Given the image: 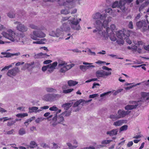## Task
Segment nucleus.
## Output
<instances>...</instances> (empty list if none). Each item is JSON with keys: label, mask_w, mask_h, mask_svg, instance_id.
I'll return each mask as SVG.
<instances>
[{"label": "nucleus", "mask_w": 149, "mask_h": 149, "mask_svg": "<svg viewBox=\"0 0 149 149\" xmlns=\"http://www.w3.org/2000/svg\"><path fill=\"white\" fill-rule=\"evenodd\" d=\"M50 56V55H47L46 53H43L41 52L37 54H35L34 56L35 58H47Z\"/></svg>", "instance_id": "nucleus-15"}, {"label": "nucleus", "mask_w": 149, "mask_h": 149, "mask_svg": "<svg viewBox=\"0 0 149 149\" xmlns=\"http://www.w3.org/2000/svg\"><path fill=\"white\" fill-rule=\"evenodd\" d=\"M74 65L73 64H72L70 65H67V64L65 65V66L67 69V71L70 69L72 67L74 66Z\"/></svg>", "instance_id": "nucleus-48"}, {"label": "nucleus", "mask_w": 149, "mask_h": 149, "mask_svg": "<svg viewBox=\"0 0 149 149\" xmlns=\"http://www.w3.org/2000/svg\"><path fill=\"white\" fill-rule=\"evenodd\" d=\"M12 65H9L7 66H5L4 68H2L1 70V71H3V70H8L9 68H11L12 67Z\"/></svg>", "instance_id": "nucleus-53"}, {"label": "nucleus", "mask_w": 149, "mask_h": 149, "mask_svg": "<svg viewBox=\"0 0 149 149\" xmlns=\"http://www.w3.org/2000/svg\"><path fill=\"white\" fill-rule=\"evenodd\" d=\"M149 4V1H146L145 2L140 6V9H142L146 7Z\"/></svg>", "instance_id": "nucleus-37"}, {"label": "nucleus", "mask_w": 149, "mask_h": 149, "mask_svg": "<svg viewBox=\"0 0 149 149\" xmlns=\"http://www.w3.org/2000/svg\"><path fill=\"white\" fill-rule=\"evenodd\" d=\"M98 96L97 94H95L91 95H90L89 96V98H93L95 97H97Z\"/></svg>", "instance_id": "nucleus-61"}, {"label": "nucleus", "mask_w": 149, "mask_h": 149, "mask_svg": "<svg viewBox=\"0 0 149 149\" xmlns=\"http://www.w3.org/2000/svg\"><path fill=\"white\" fill-rule=\"evenodd\" d=\"M73 102L72 101H70L69 103H68L63 104L62 107L64 108V109L66 110H68L71 107Z\"/></svg>", "instance_id": "nucleus-22"}, {"label": "nucleus", "mask_w": 149, "mask_h": 149, "mask_svg": "<svg viewBox=\"0 0 149 149\" xmlns=\"http://www.w3.org/2000/svg\"><path fill=\"white\" fill-rule=\"evenodd\" d=\"M65 65L62 66L61 67H59L60 68V72L62 73H64L67 71Z\"/></svg>", "instance_id": "nucleus-40"}, {"label": "nucleus", "mask_w": 149, "mask_h": 149, "mask_svg": "<svg viewBox=\"0 0 149 149\" xmlns=\"http://www.w3.org/2000/svg\"><path fill=\"white\" fill-rule=\"evenodd\" d=\"M26 133L25 130L23 128L20 129L19 131V134L20 135H22Z\"/></svg>", "instance_id": "nucleus-39"}, {"label": "nucleus", "mask_w": 149, "mask_h": 149, "mask_svg": "<svg viewBox=\"0 0 149 149\" xmlns=\"http://www.w3.org/2000/svg\"><path fill=\"white\" fill-rule=\"evenodd\" d=\"M128 128V126L127 125H123L119 129V132H120L122 131H125Z\"/></svg>", "instance_id": "nucleus-36"}, {"label": "nucleus", "mask_w": 149, "mask_h": 149, "mask_svg": "<svg viewBox=\"0 0 149 149\" xmlns=\"http://www.w3.org/2000/svg\"><path fill=\"white\" fill-rule=\"evenodd\" d=\"M131 32V31L129 30L125 31H124L120 30L116 32V35L118 38L120 39H125L129 37ZM123 40H122L120 43L123 44Z\"/></svg>", "instance_id": "nucleus-3"}, {"label": "nucleus", "mask_w": 149, "mask_h": 149, "mask_svg": "<svg viewBox=\"0 0 149 149\" xmlns=\"http://www.w3.org/2000/svg\"><path fill=\"white\" fill-rule=\"evenodd\" d=\"M39 40L38 41L39 44H45V42L47 41V40L45 38H43L41 39H38Z\"/></svg>", "instance_id": "nucleus-46"}, {"label": "nucleus", "mask_w": 149, "mask_h": 149, "mask_svg": "<svg viewBox=\"0 0 149 149\" xmlns=\"http://www.w3.org/2000/svg\"><path fill=\"white\" fill-rule=\"evenodd\" d=\"M19 71V68L16 67L8 70L7 72V75L11 77L15 76Z\"/></svg>", "instance_id": "nucleus-8"}, {"label": "nucleus", "mask_w": 149, "mask_h": 149, "mask_svg": "<svg viewBox=\"0 0 149 149\" xmlns=\"http://www.w3.org/2000/svg\"><path fill=\"white\" fill-rule=\"evenodd\" d=\"M130 111H125L121 109L119 110L118 112L117 115L119 118H123L127 115H128L130 113Z\"/></svg>", "instance_id": "nucleus-14"}, {"label": "nucleus", "mask_w": 149, "mask_h": 149, "mask_svg": "<svg viewBox=\"0 0 149 149\" xmlns=\"http://www.w3.org/2000/svg\"><path fill=\"white\" fill-rule=\"evenodd\" d=\"M109 118L113 121L119 118L117 114L116 115H111L110 116Z\"/></svg>", "instance_id": "nucleus-35"}, {"label": "nucleus", "mask_w": 149, "mask_h": 149, "mask_svg": "<svg viewBox=\"0 0 149 149\" xmlns=\"http://www.w3.org/2000/svg\"><path fill=\"white\" fill-rule=\"evenodd\" d=\"M84 101H85L83 100H78L74 104L73 107H76L78 106L82 102H83Z\"/></svg>", "instance_id": "nucleus-32"}, {"label": "nucleus", "mask_w": 149, "mask_h": 149, "mask_svg": "<svg viewBox=\"0 0 149 149\" xmlns=\"http://www.w3.org/2000/svg\"><path fill=\"white\" fill-rule=\"evenodd\" d=\"M110 28L112 31V32H113V31L114 30L116 29V26L114 24H112L110 26Z\"/></svg>", "instance_id": "nucleus-64"}, {"label": "nucleus", "mask_w": 149, "mask_h": 149, "mask_svg": "<svg viewBox=\"0 0 149 149\" xmlns=\"http://www.w3.org/2000/svg\"><path fill=\"white\" fill-rule=\"evenodd\" d=\"M97 77L105 78L106 76H107L111 75V72H107L103 70H98L95 73Z\"/></svg>", "instance_id": "nucleus-7"}, {"label": "nucleus", "mask_w": 149, "mask_h": 149, "mask_svg": "<svg viewBox=\"0 0 149 149\" xmlns=\"http://www.w3.org/2000/svg\"><path fill=\"white\" fill-rule=\"evenodd\" d=\"M14 23L17 24L16 28L17 30L19 31L22 32H25L27 31L28 30L27 28L19 22H14Z\"/></svg>", "instance_id": "nucleus-11"}, {"label": "nucleus", "mask_w": 149, "mask_h": 149, "mask_svg": "<svg viewBox=\"0 0 149 149\" xmlns=\"http://www.w3.org/2000/svg\"><path fill=\"white\" fill-rule=\"evenodd\" d=\"M53 147H52L53 149H56L58 148L59 147V146L57 144L55 143H53Z\"/></svg>", "instance_id": "nucleus-57"}, {"label": "nucleus", "mask_w": 149, "mask_h": 149, "mask_svg": "<svg viewBox=\"0 0 149 149\" xmlns=\"http://www.w3.org/2000/svg\"><path fill=\"white\" fill-rule=\"evenodd\" d=\"M31 38L34 40H37V38H43L45 37V34L40 31H34L32 33L30 34Z\"/></svg>", "instance_id": "nucleus-6"}, {"label": "nucleus", "mask_w": 149, "mask_h": 149, "mask_svg": "<svg viewBox=\"0 0 149 149\" xmlns=\"http://www.w3.org/2000/svg\"><path fill=\"white\" fill-rule=\"evenodd\" d=\"M44 119V118L42 117L38 118L35 120V122L36 123H39L40 122L43 120Z\"/></svg>", "instance_id": "nucleus-43"}, {"label": "nucleus", "mask_w": 149, "mask_h": 149, "mask_svg": "<svg viewBox=\"0 0 149 149\" xmlns=\"http://www.w3.org/2000/svg\"><path fill=\"white\" fill-rule=\"evenodd\" d=\"M68 88V86L66 85H63L62 87V88L63 90V93L64 94H67L70 93L74 90L73 88H70L67 90L65 89Z\"/></svg>", "instance_id": "nucleus-20"}, {"label": "nucleus", "mask_w": 149, "mask_h": 149, "mask_svg": "<svg viewBox=\"0 0 149 149\" xmlns=\"http://www.w3.org/2000/svg\"><path fill=\"white\" fill-rule=\"evenodd\" d=\"M70 112L68 111H65L63 113L62 115L63 116H68L70 115Z\"/></svg>", "instance_id": "nucleus-49"}, {"label": "nucleus", "mask_w": 149, "mask_h": 149, "mask_svg": "<svg viewBox=\"0 0 149 149\" xmlns=\"http://www.w3.org/2000/svg\"><path fill=\"white\" fill-rule=\"evenodd\" d=\"M81 21V19L79 18L73 17L70 20V23L71 28L74 30H79L81 28L79 22Z\"/></svg>", "instance_id": "nucleus-4"}, {"label": "nucleus", "mask_w": 149, "mask_h": 149, "mask_svg": "<svg viewBox=\"0 0 149 149\" xmlns=\"http://www.w3.org/2000/svg\"><path fill=\"white\" fill-rule=\"evenodd\" d=\"M112 141L111 140H104L101 142V144L102 145H100L99 146V148H102L104 146V145H106L109 144Z\"/></svg>", "instance_id": "nucleus-26"}, {"label": "nucleus", "mask_w": 149, "mask_h": 149, "mask_svg": "<svg viewBox=\"0 0 149 149\" xmlns=\"http://www.w3.org/2000/svg\"><path fill=\"white\" fill-rule=\"evenodd\" d=\"M37 146V144L36 142L34 141H32L30 143V147L31 148H34Z\"/></svg>", "instance_id": "nucleus-47"}, {"label": "nucleus", "mask_w": 149, "mask_h": 149, "mask_svg": "<svg viewBox=\"0 0 149 149\" xmlns=\"http://www.w3.org/2000/svg\"><path fill=\"white\" fill-rule=\"evenodd\" d=\"M46 90L49 93H56V90L54 88H46Z\"/></svg>", "instance_id": "nucleus-31"}, {"label": "nucleus", "mask_w": 149, "mask_h": 149, "mask_svg": "<svg viewBox=\"0 0 149 149\" xmlns=\"http://www.w3.org/2000/svg\"><path fill=\"white\" fill-rule=\"evenodd\" d=\"M15 123V121L14 120H12L11 121L8 122L7 125L8 126H11Z\"/></svg>", "instance_id": "nucleus-54"}, {"label": "nucleus", "mask_w": 149, "mask_h": 149, "mask_svg": "<svg viewBox=\"0 0 149 149\" xmlns=\"http://www.w3.org/2000/svg\"><path fill=\"white\" fill-rule=\"evenodd\" d=\"M29 113H39L42 111V110L41 109H38V108L36 107H29Z\"/></svg>", "instance_id": "nucleus-19"}, {"label": "nucleus", "mask_w": 149, "mask_h": 149, "mask_svg": "<svg viewBox=\"0 0 149 149\" xmlns=\"http://www.w3.org/2000/svg\"><path fill=\"white\" fill-rule=\"evenodd\" d=\"M35 118V116H33L31 118L28 119L27 121L25 122L24 123L26 125V124H27L28 125L29 123L31 122L32 120L34 119Z\"/></svg>", "instance_id": "nucleus-41"}, {"label": "nucleus", "mask_w": 149, "mask_h": 149, "mask_svg": "<svg viewBox=\"0 0 149 149\" xmlns=\"http://www.w3.org/2000/svg\"><path fill=\"white\" fill-rule=\"evenodd\" d=\"M52 62V61L51 60H48L45 61L43 63L44 64H49L51 63Z\"/></svg>", "instance_id": "nucleus-59"}, {"label": "nucleus", "mask_w": 149, "mask_h": 149, "mask_svg": "<svg viewBox=\"0 0 149 149\" xmlns=\"http://www.w3.org/2000/svg\"><path fill=\"white\" fill-rule=\"evenodd\" d=\"M41 146L43 148H49L48 145L46 144V143H42L41 144Z\"/></svg>", "instance_id": "nucleus-55"}, {"label": "nucleus", "mask_w": 149, "mask_h": 149, "mask_svg": "<svg viewBox=\"0 0 149 149\" xmlns=\"http://www.w3.org/2000/svg\"><path fill=\"white\" fill-rule=\"evenodd\" d=\"M15 130L14 129H12L6 132V134H13V133L14 132Z\"/></svg>", "instance_id": "nucleus-60"}, {"label": "nucleus", "mask_w": 149, "mask_h": 149, "mask_svg": "<svg viewBox=\"0 0 149 149\" xmlns=\"http://www.w3.org/2000/svg\"><path fill=\"white\" fill-rule=\"evenodd\" d=\"M118 132V130L117 129H114L110 131L107 132L106 134H107L109 135L110 136H112L116 135Z\"/></svg>", "instance_id": "nucleus-23"}, {"label": "nucleus", "mask_w": 149, "mask_h": 149, "mask_svg": "<svg viewBox=\"0 0 149 149\" xmlns=\"http://www.w3.org/2000/svg\"><path fill=\"white\" fill-rule=\"evenodd\" d=\"M30 57V55L28 54H26L22 55L21 56V57L23 59L25 58H28Z\"/></svg>", "instance_id": "nucleus-58"}, {"label": "nucleus", "mask_w": 149, "mask_h": 149, "mask_svg": "<svg viewBox=\"0 0 149 149\" xmlns=\"http://www.w3.org/2000/svg\"><path fill=\"white\" fill-rule=\"evenodd\" d=\"M78 82L72 80H69L68 82V84L69 86H73L77 84Z\"/></svg>", "instance_id": "nucleus-29"}, {"label": "nucleus", "mask_w": 149, "mask_h": 149, "mask_svg": "<svg viewBox=\"0 0 149 149\" xmlns=\"http://www.w3.org/2000/svg\"><path fill=\"white\" fill-rule=\"evenodd\" d=\"M139 102V101H130V103L132 104V105H127L125 107V109L126 110H128L135 109L138 105V103Z\"/></svg>", "instance_id": "nucleus-10"}, {"label": "nucleus", "mask_w": 149, "mask_h": 149, "mask_svg": "<svg viewBox=\"0 0 149 149\" xmlns=\"http://www.w3.org/2000/svg\"><path fill=\"white\" fill-rule=\"evenodd\" d=\"M53 99V101L61 97V95L58 94H52Z\"/></svg>", "instance_id": "nucleus-34"}, {"label": "nucleus", "mask_w": 149, "mask_h": 149, "mask_svg": "<svg viewBox=\"0 0 149 149\" xmlns=\"http://www.w3.org/2000/svg\"><path fill=\"white\" fill-rule=\"evenodd\" d=\"M48 69H49V68L48 66V65L43 66L42 68V70L43 72H45Z\"/></svg>", "instance_id": "nucleus-56"}, {"label": "nucleus", "mask_w": 149, "mask_h": 149, "mask_svg": "<svg viewBox=\"0 0 149 149\" xmlns=\"http://www.w3.org/2000/svg\"><path fill=\"white\" fill-rule=\"evenodd\" d=\"M49 35L51 36H54V37H58V33H56V32H55L54 31H52V32H50Z\"/></svg>", "instance_id": "nucleus-42"}, {"label": "nucleus", "mask_w": 149, "mask_h": 149, "mask_svg": "<svg viewBox=\"0 0 149 149\" xmlns=\"http://www.w3.org/2000/svg\"><path fill=\"white\" fill-rule=\"evenodd\" d=\"M1 54L5 55L4 56H1V58L9 57L14 56H18L20 54V53L19 52L15 54H12L9 52H1Z\"/></svg>", "instance_id": "nucleus-16"}, {"label": "nucleus", "mask_w": 149, "mask_h": 149, "mask_svg": "<svg viewBox=\"0 0 149 149\" xmlns=\"http://www.w3.org/2000/svg\"><path fill=\"white\" fill-rule=\"evenodd\" d=\"M3 36L13 42H18L19 40V38L15 33L11 30H8L6 32H3L2 33Z\"/></svg>", "instance_id": "nucleus-2"}, {"label": "nucleus", "mask_w": 149, "mask_h": 149, "mask_svg": "<svg viewBox=\"0 0 149 149\" xmlns=\"http://www.w3.org/2000/svg\"><path fill=\"white\" fill-rule=\"evenodd\" d=\"M142 97L140 98V105L142 104V101H146V100H149V93H146L143 92L141 93Z\"/></svg>", "instance_id": "nucleus-18"}, {"label": "nucleus", "mask_w": 149, "mask_h": 149, "mask_svg": "<svg viewBox=\"0 0 149 149\" xmlns=\"http://www.w3.org/2000/svg\"><path fill=\"white\" fill-rule=\"evenodd\" d=\"M92 63L84 62L83 64L85 65H80L79 66L80 69L83 72H85L86 70L90 68H93L95 67V66L91 65Z\"/></svg>", "instance_id": "nucleus-12"}, {"label": "nucleus", "mask_w": 149, "mask_h": 149, "mask_svg": "<svg viewBox=\"0 0 149 149\" xmlns=\"http://www.w3.org/2000/svg\"><path fill=\"white\" fill-rule=\"evenodd\" d=\"M52 120L56 121V124L57 123H62L64 122V118L61 114L58 117L57 116L55 115L53 118Z\"/></svg>", "instance_id": "nucleus-13"}, {"label": "nucleus", "mask_w": 149, "mask_h": 149, "mask_svg": "<svg viewBox=\"0 0 149 149\" xmlns=\"http://www.w3.org/2000/svg\"><path fill=\"white\" fill-rule=\"evenodd\" d=\"M102 69L103 70H105L108 71H111L112 70V69L111 68H109L106 66H103L102 68Z\"/></svg>", "instance_id": "nucleus-63"}, {"label": "nucleus", "mask_w": 149, "mask_h": 149, "mask_svg": "<svg viewBox=\"0 0 149 149\" xmlns=\"http://www.w3.org/2000/svg\"><path fill=\"white\" fill-rule=\"evenodd\" d=\"M140 13H139L135 19V20L137 21L136 25L139 28L140 27Z\"/></svg>", "instance_id": "nucleus-30"}, {"label": "nucleus", "mask_w": 149, "mask_h": 149, "mask_svg": "<svg viewBox=\"0 0 149 149\" xmlns=\"http://www.w3.org/2000/svg\"><path fill=\"white\" fill-rule=\"evenodd\" d=\"M67 145L70 149H74L76 148L77 146V145L72 146V144L69 143H67Z\"/></svg>", "instance_id": "nucleus-38"}, {"label": "nucleus", "mask_w": 149, "mask_h": 149, "mask_svg": "<svg viewBox=\"0 0 149 149\" xmlns=\"http://www.w3.org/2000/svg\"><path fill=\"white\" fill-rule=\"evenodd\" d=\"M49 109L52 111H57L58 110V108L55 106H54L52 107H50Z\"/></svg>", "instance_id": "nucleus-52"}, {"label": "nucleus", "mask_w": 149, "mask_h": 149, "mask_svg": "<svg viewBox=\"0 0 149 149\" xmlns=\"http://www.w3.org/2000/svg\"><path fill=\"white\" fill-rule=\"evenodd\" d=\"M125 120H118L113 123V125L116 127L120 126L122 125L123 123H125Z\"/></svg>", "instance_id": "nucleus-24"}, {"label": "nucleus", "mask_w": 149, "mask_h": 149, "mask_svg": "<svg viewBox=\"0 0 149 149\" xmlns=\"http://www.w3.org/2000/svg\"><path fill=\"white\" fill-rule=\"evenodd\" d=\"M139 84H140L139 83H138L137 84H134L133 83H126L125 84V85H126V86L129 85H131L130 86H129L127 87L126 88H125V89L127 90H129V89H130L132 88V87L135 86H136L137 85H139Z\"/></svg>", "instance_id": "nucleus-25"}, {"label": "nucleus", "mask_w": 149, "mask_h": 149, "mask_svg": "<svg viewBox=\"0 0 149 149\" xmlns=\"http://www.w3.org/2000/svg\"><path fill=\"white\" fill-rule=\"evenodd\" d=\"M43 99L47 101H53L52 94H48L43 96Z\"/></svg>", "instance_id": "nucleus-21"}, {"label": "nucleus", "mask_w": 149, "mask_h": 149, "mask_svg": "<svg viewBox=\"0 0 149 149\" xmlns=\"http://www.w3.org/2000/svg\"><path fill=\"white\" fill-rule=\"evenodd\" d=\"M30 27L32 29H34L39 30L40 29L37 26L33 25V24H30Z\"/></svg>", "instance_id": "nucleus-51"}, {"label": "nucleus", "mask_w": 149, "mask_h": 149, "mask_svg": "<svg viewBox=\"0 0 149 149\" xmlns=\"http://www.w3.org/2000/svg\"><path fill=\"white\" fill-rule=\"evenodd\" d=\"M57 64L58 62L57 61L54 62L52 63L48 64V66L49 69L47 71L50 73L52 72L55 69Z\"/></svg>", "instance_id": "nucleus-17"}, {"label": "nucleus", "mask_w": 149, "mask_h": 149, "mask_svg": "<svg viewBox=\"0 0 149 149\" xmlns=\"http://www.w3.org/2000/svg\"><path fill=\"white\" fill-rule=\"evenodd\" d=\"M58 66L59 67H61L62 66L65 65L67 63L65 61L61 60H58Z\"/></svg>", "instance_id": "nucleus-28"}, {"label": "nucleus", "mask_w": 149, "mask_h": 149, "mask_svg": "<svg viewBox=\"0 0 149 149\" xmlns=\"http://www.w3.org/2000/svg\"><path fill=\"white\" fill-rule=\"evenodd\" d=\"M7 16L10 18H13L15 17L14 11H10L7 13Z\"/></svg>", "instance_id": "nucleus-33"}, {"label": "nucleus", "mask_w": 149, "mask_h": 149, "mask_svg": "<svg viewBox=\"0 0 149 149\" xmlns=\"http://www.w3.org/2000/svg\"><path fill=\"white\" fill-rule=\"evenodd\" d=\"M70 17V16L69 17H63L62 18L61 22L63 24V28H62V30L65 31H68L70 30V27L67 24L65 23L64 22L68 20Z\"/></svg>", "instance_id": "nucleus-9"}, {"label": "nucleus", "mask_w": 149, "mask_h": 149, "mask_svg": "<svg viewBox=\"0 0 149 149\" xmlns=\"http://www.w3.org/2000/svg\"><path fill=\"white\" fill-rule=\"evenodd\" d=\"M107 17L106 14H102L99 12L93 15L92 18L95 20L94 25L96 28L93 32L95 33L97 36H103L105 38L109 36L111 40L115 41L116 40L115 34L113 32H111L109 36L108 33L110 29L109 27H107L109 23L111 21L112 18L111 17Z\"/></svg>", "instance_id": "nucleus-1"}, {"label": "nucleus", "mask_w": 149, "mask_h": 149, "mask_svg": "<svg viewBox=\"0 0 149 149\" xmlns=\"http://www.w3.org/2000/svg\"><path fill=\"white\" fill-rule=\"evenodd\" d=\"M30 67L29 65V63H26L24 65L23 68L22 69V70H25L26 69H27Z\"/></svg>", "instance_id": "nucleus-50"}, {"label": "nucleus", "mask_w": 149, "mask_h": 149, "mask_svg": "<svg viewBox=\"0 0 149 149\" xmlns=\"http://www.w3.org/2000/svg\"><path fill=\"white\" fill-rule=\"evenodd\" d=\"M63 28V26H62V27L60 29H57L56 30V33L59 34L58 35V37L61 35L62 33V32L63 31H64V30H62V28Z\"/></svg>", "instance_id": "nucleus-44"}, {"label": "nucleus", "mask_w": 149, "mask_h": 149, "mask_svg": "<svg viewBox=\"0 0 149 149\" xmlns=\"http://www.w3.org/2000/svg\"><path fill=\"white\" fill-rule=\"evenodd\" d=\"M125 0H120L119 3L118 1H115L112 4V7L115 8L116 7L120 8L123 12H124L126 10V8L125 6Z\"/></svg>", "instance_id": "nucleus-5"}, {"label": "nucleus", "mask_w": 149, "mask_h": 149, "mask_svg": "<svg viewBox=\"0 0 149 149\" xmlns=\"http://www.w3.org/2000/svg\"><path fill=\"white\" fill-rule=\"evenodd\" d=\"M66 2H65L63 3V5L66 6L67 5L66 3H67L69 5L72 4L73 7H74V0H65Z\"/></svg>", "instance_id": "nucleus-27"}, {"label": "nucleus", "mask_w": 149, "mask_h": 149, "mask_svg": "<svg viewBox=\"0 0 149 149\" xmlns=\"http://www.w3.org/2000/svg\"><path fill=\"white\" fill-rule=\"evenodd\" d=\"M61 13L62 14L66 15L70 13V11L67 9H63L61 10Z\"/></svg>", "instance_id": "nucleus-45"}, {"label": "nucleus", "mask_w": 149, "mask_h": 149, "mask_svg": "<svg viewBox=\"0 0 149 149\" xmlns=\"http://www.w3.org/2000/svg\"><path fill=\"white\" fill-rule=\"evenodd\" d=\"M132 48L133 49H134L135 51H138L139 53H140V49H139V48H138L136 46H133Z\"/></svg>", "instance_id": "nucleus-62"}]
</instances>
